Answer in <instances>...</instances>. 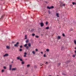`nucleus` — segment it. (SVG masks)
Returning <instances> with one entry per match:
<instances>
[{
	"mask_svg": "<svg viewBox=\"0 0 76 76\" xmlns=\"http://www.w3.org/2000/svg\"><path fill=\"white\" fill-rule=\"evenodd\" d=\"M28 46H27L26 47V49L27 50H29V47H31V43H29L28 44Z\"/></svg>",
	"mask_w": 76,
	"mask_h": 76,
	"instance_id": "f257e3e1",
	"label": "nucleus"
},
{
	"mask_svg": "<svg viewBox=\"0 0 76 76\" xmlns=\"http://www.w3.org/2000/svg\"><path fill=\"white\" fill-rule=\"evenodd\" d=\"M47 8L48 9H53V8H54V6H51L50 7L48 6L47 7Z\"/></svg>",
	"mask_w": 76,
	"mask_h": 76,
	"instance_id": "f03ea898",
	"label": "nucleus"
},
{
	"mask_svg": "<svg viewBox=\"0 0 76 76\" xmlns=\"http://www.w3.org/2000/svg\"><path fill=\"white\" fill-rule=\"evenodd\" d=\"M9 70H11L12 69V65H9Z\"/></svg>",
	"mask_w": 76,
	"mask_h": 76,
	"instance_id": "7ed1b4c3",
	"label": "nucleus"
},
{
	"mask_svg": "<svg viewBox=\"0 0 76 76\" xmlns=\"http://www.w3.org/2000/svg\"><path fill=\"white\" fill-rule=\"evenodd\" d=\"M18 44H19V42H17L16 44L14 45L15 47H18Z\"/></svg>",
	"mask_w": 76,
	"mask_h": 76,
	"instance_id": "20e7f679",
	"label": "nucleus"
},
{
	"mask_svg": "<svg viewBox=\"0 0 76 76\" xmlns=\"http://www.w3.org/2000/svg\"><path fill=\"white\" fill-rule=\"evenodd\" d=\"M40 26L41 27H42V26H44V23H40Z\"/></svg>",
	"mask_w": 76,
	"mask_h": 76,
	"instance_id": "39448f33",
	"label": "nucleus"
},
{
	"mask_svg": "<svg viewBox=\"0 0 76 76\" xmlns=\"http://www.w3.org/2000/svg\"><path fill=\"white\" fill-rule=\"evenodd\" d=\"M17 69V68H13L12 69V71H15Z\"/></svg>",
	"mask_w": 76,
	"mask_h": 76,
	"instance_id": "423d86ee",
	"label": "nucleus"
},
{
	"mask_svg": "<svg viewBox=\"0 0 76 76\" xmlns=\"http://www.w3.org/2000/svg\"><path fill=\"white\" fill-rule=\"evenodd\" d=\"M9 56V54H6L4 55V57H6V56Z\"/></svg>",
	"mask_w": 76,
	"mask_h": 76,
	"instance_id": "0eeeda50",
	"label": "nucleus"
},
{
	"mask_svg": "<svg viewBox=\"0 0 76 76\" xmlns=\"http://www.w3.org/2000/svg\"><path fill=\"white\" fill-rule=\"evenodd\" d=\"M25 38H24L25 39H27V35H25Z\"/></svg>",
	"mask_w": 76,
	"mask_h": 76,
	"instance_id": "6e6552de",
	"label": "nucleus"
},
{
	"mask_svg": "<svg viewBox=\"0 0 76 76\" xmlns=\"http://www.w3.org/2000/svg\"><path fill=\"white\" fill-rule=\"evenodd\" d=\"M59 14L58 13H56V16L58 17V18L59 17V16L58 15Z\"/></svg>",
	"mask_w": 76,
	"mask_h": 76,
	"instance_id": "1a4fd4ad",
	"label": "nucleus"
},
{
	"mask_svg": "<svg viewBox=\"0 0 76 76\" xmlns=\"http://www.w3.org/2000/svg\"><path fill=\"white\" fill-rule=\"evenodd\" d=\"M34 29H32L31 31V32H34Z\"/></svg>",
	"mask_w": 76,
	"mask_h": 76,
	"instance_id": "9d476101",
	"label": "nucleus"
},
{
	"mask_svg": "<svg viewBox=\"0 0 76 76\" xmlns=\"http://www.w3.org/2000/svg\"><path fill=\"white\" fill-rule=\"evenodd\" d=\"M57 37L58 38V39H61V37L60 36H58Z\"/></svg>",
	"mask_w": 76,
	"mask_h": 76,
	"instance_id": "9b49d317",
	"label": "nucleus"
},
{
	"mask_svg": "<svg viewBox=\"0 0 76 76\" xmlns=\"http://www.w3.org/2000/svg\"><path fill=\"white\" fill-rule=\"evenodd\" d=\"M17 60H20V56L17 57Z\"/></svg>",
	"mask_w": 76,
	"mask_h": 76,
	"instance_id": "f8f14e48",
	"label": "nucleus"
},
{
	"mask_svg": "<svg viewBox=\"0 0 76 76\" xmlns=\"http://www.w3.org/2000/svg\"><path fill=\"white\" fill-rule=\"evenodd\" d=\"M27 44H26L24 45V47H27Z\"/></svg>",
	"mask_w": 76,
	"mask_h": 76,
	"instance_id": "ddd939ff",
	"label": "nucleus"
},
{
	"mask_svg": "<svg viewBox=\"0 0 76 76\" xmlns=\"http://www.w3.org/2000/svg\"><path fill=\"white\" fill-rule=\"evenodd\" d=\"M28 42H29V40H28V39L26 40V43H28Z\"/></svg>",
	"mask_w": 76,
	"mask_h": 76,
	"instance_id": "4468645a",
	"label": "nucleus"
},
{
	"mask_svg": "<svg viewBox=\"0 0 76 76\" xmlns=\"http://www.w3.org/2000/svg\"><path fill=\"white\" fill-rule=\"evenodd\" d=\"M46 51L48 52L50 51V50H49V49H46Z\"/></svg>",
	"mask_w": 76,
	"mask_h": 76,
	"instance_id": "2eb2a0df",
	"label": "nucleus"
},
{
	"mask_svg": "<svg viewBox=\"0 0 76 76\" xmlns=\"http://www.w3.org/2000/svg\"><path fill=\"white\" fill-rule=\"evenodd\" d=\"M4 16H5L4 15H3V16L1 17V18H2H2H4Z\"/></svg>",
	"mask_w": 76,
	"mask_h": 76,
	"instance_id": "dca6fc26",
	"label": "nucleus"
},
{
	"mask_svg": "<svg viewBox=\"0 0 76 76\" xmlns=\"http://www.w3.org/2000/svg\"><path fill=\"white\" fill-rule=\"evenodd\" d=\"M6 47H7V49H10V48L9 47V46H7Z\"/></svg>",
	"mask_w": 76,
	"mask_h": 76,
	"instance_id": "f3484780",
	"label": "nucleus"
},
{
	"mask_svg": "<svg viewBox=\"0 0 76 76\" xmlns=\"http://www.w3.org/2000/svg\"><path fill=\"white\" fill-rule=\"evenodd\" d=\"M32 53H33V54H35V51H34L32 52Z\"/></svg>",
	"mask_w": 76,
	"mask_h": 76,
	"instance_id": "a211bd4d",
	"label": "nucleus"
},
{
	"mask_svg": "<svg viewBox=\"0 0 76 76\" xmlns=\"http://www.w3.org/2000/svg\"><path fill=\"white\" fill-rule=\"evenodd\" d=\"M27 67H30V65L29 64H28L27 65Z\"/></svg>",
	"mask_w": 76,
	"mask_h": 76,
	"instance_id": "6ab92c4d",
	"label": "nucleus"
},
{
	"mask_svg": "<svg viewBox=\"0 0 76 76\" xmlns=\"http://www.w3.org/2000/svg\"><path fill=\"white\" fill-rule=\"evenodd\" d=\"M32 35L33 37H34V36H35V34H32Z\"/></svg>",
	"mask_w": 76,
	"mask_h": 76,
	"instance_id": "aec40b11",
	"label": "nucleus"
},
{
	"mask_svg": "<svg viewBox=\"0 0 76 76\" xmlns=\"http://www.w3.org/2000/svg\"><path fill=\"white\" fill-rule=\"evenodd\" d=\"M46 29H49V27H47L45 28Z\"/></svg>",
	"mask_w": 76,
	"mask_h": 76,
	"instance_id": "412c9836",
	"label": "nucleus"
},
{
	"mask_svg": "<svg viewBox=\"0 0 76 76\" xmlns=\"http://www.w3.org/2000/svg\"><path fill=\"white\" fill-rule=\"evenodd\" d=\"M62 4H63V3H61L60 5V6L61 7L62 6Z\"/></svg>",
	"mask_w": 76,
	"mask_h": 76,
	"instance_id": "4be33fe9",
	"label": "nucleus"
},
{
	"mask_svg": "<svg viewBox=\"0 0 76 76\" xmlns=\"http://www.w3.org/2000/svg\"><path fill=\"white\" fill-rule=\"evenodd\" d=\"M74 44H75V45H76V40H74Z\"/></svg>",
	"mask_w": 76,
	"mask_h": 76,
	"instance_id": "5701e85b",
	"label": "nucleus"
},
{
	"mask_svg": "<svg viewBox=\"0 0 76 76\" xmlns=\"http://www.w3.org/2000/svg\"><path fill=\"white\" fill-rule=\"evenodd\" d=\"M48 12L49 14H51V12H50V11L49 10L48 11Z\"/></svg>",
	"mask_w": 76,
	"mask_h": 76,
	"instance_id": "b1692460",
	"label": "nucleus"
},
{
	"mask_svg": "<svg viewBox=\"0 0 76 76\" xmlns=\"http://www.w3.org/2000/svg\"><path fill=\"white\" fill-rule=\"evenodd\" d=\"M20 60L21 61H23V60H22V59L21 58L20 59Z\"/></svg>",
	"mask_w": 76,
	"mask_h": 76,
	"instance_id": "393cba45",
	"label": "nucleus"
},
{
	"mask_svg": "<svg viewBox=\"0 0 76 76\" xmlns=\"http://www.w3.org/2000/svg\"><path fill=\"white\" fill-rule=\"evenodd\" d=\"M21 64H24V62L22 61Z\"/></svg>",
	"mask_w": 76,
	"mask_h": 76,
	"instance_id": "a878e982",
	"label": "nucleus"
},
{
	"mask_svg": "<svg viewBox=\"0 0 76 76\" xmlns=\"http://www.w3.org/2000/svg\"><path fill=\"white\" fill-rule=\"evenodd\" d=\"M62 36H63V37H65V35L64 34H62Z\"/></svg>",
	"mask_w": 76,
	"mask_h": 76,
	"instance_id": "bb28decb",
	"label": "nucleus"
},
{
	"mask_svg": "<svg viewBox=\"0 0 76 76\" xmlns=\"http://www.w3.org/2000/svg\"><path fill=\"white\" fill-rule=\"evenodd\" d=\"M19 51H22V49H20Z\"/></svg>",
	"mask_w": 76,
	"mask_h": 76,
	"instance_id": "cd10ccee",
	"label": "nucleus"
},
{
	"mask_svg": "<svg viewBox=\"0 0 76 76\" xmlns=\"http://www.w3.org/2000/svg\"><path fill=\"white\" fill-rule=\"evenodd\" d=\"M3 68L4 69H6V66H4Z\"/></svg>",
	"mask_w": 76,
	"mask_h": 76,
	"instance_id": "c85d7f7f",
	"label": "nucleus"
},
{
	"mask_svg": "<svg viewBox=\"0 0 76 76\" xmlns=\"http://www.w3.org/2000/svg\"><path fill=\"white\" fill-rule=\"evenodd\" d=\"M36 37L37 38H39V36H36Z\"/></svg>",
	"mask_w": 76,
	"mask_h": 76,
	"instance_id": "c756f323",
	"label": "nucleus"
},
{
	"mask_svg": "<svg viewBox=\"0 0 76 76\" xmlns=\"http://www.w3.org/2000/svg\"><path fill=\"white\" fill-rule=\"evenodd\" d=\"M4 69H2L1 70L2 72H4Z\"/></svg>",
	"mask_w": 76,
	"mask_h": 76,
	"instance_id": "7c9ffc66",
	"label": "nucleus"
},
{
	"mask_svg": "<svg viewBox=\"0 0 76 76\" xmlns=\"http://www.w3.org/2000/svg\"><path fill=\"white\" fill-rule=\"evenodd\" d=\"M75 4V2H72V4L73 5H74V4Z\"/></svg>",
	"mask_w": 76,
	"mask_h": 76,
	"instance_id": "2f4dec72",
	"label": "nucleus"
},
{
	"mask_svg": "<svg viewBox=\"0 0 76 76\" xmlns=\"http://www.w3.org/2000/svg\"><path fill=\"white\" fill-rule=\"evenodd\" d=\"M62 75H66V74H65L64 73H62Z\"/></svg>",
	"mask_w": 76,
	"mask_h": 76,
	"instance_id": "473e14b6",
	"label": "nucleus"
},
{
	"mask_svg": "<svg viewBox=\"0 0 76 76\" xmlns=\"http://www.w3.org/2000/svg\"><path fill=\"white\" fill-rule=\"evenodd\" d=\"M44 57H46V55H45V54H44Z\"/></svg>",
	"mask_w": 76,
	"mask_h": 76,
	"instance_id": "72a5a7b5",
	"label": "nucleus"
},
{
	"mask_svg": "<svg viewBox=\"0 0 76 76\" xmlns=\"http://www.w3.org/2000/svg\"><path fill=\"white\" fill-rule=\"evenodd\" d=\"M72 57H75V55H73Z\"/></svg>",
	"mask_w": 76,
	"mask_h": 76,
	"instance_id": "f704fd0d",
	"label": "nucleus"
},
{
	"mask_svg": "<svg viewBox=\"0 0 76 76\" xmlns=\"http://www.w3.org/2000/svg\"><path fill=\"white\" fill-rule=\"evenodd\" d=\"M20 48H22V45L20 46Z\"/></svg>",
	"mask_w": 76,
	"mask_h": 76,
	"instance_id": "c9c22d12",
	"label": "nucleus"
},
{
	"mask_svg": "<svg viewBox=\"0 0 76 76\" xmlns=\"http://www.w3.org/2000/svg\"><path fill=\"white\" fill-rule=\"evenodd\" d=\"M47 24H48V22H46V25H47Z\"/></svg>",
	"mask_w": 76,
	"mask_h": 76,
	"instance_id": "e433bc0d",
	"label": "nucleus"
},
{
	"mask_svg": "<svg viewBox=\"0 0 76 76\" xmlns=\"http://www.w3.org/2000/svg\"><path fill=\"white\" fill-rule=\"evenodd\" d=\"M24 54H25V55H26V54H27V53L26 52L24 53Z\"/></svg>",
	"mask_w": 76,
	"mask_h": 76,
	"instance_id": "4c0bfd02",
	"label": "nucleus"
},
{
	"mask_svg": "<svg viewBox=\"0 0 76 76\" xmlns=\"http://www.w3.org/2000/svg\"><path fill=\"white\" fill-rule=\"evenodd\" d=\"M35 51H38V49H35Z\"/></svg>",
	"mask_w": 76,
	"mask_h": 76,
	"instance_id": "58836bf2",
	"label": "nucleus"
},
{
	"mask_svg": "<svg viewBox=\"0 0 76 76\" xmlns=\"http://www.w3.org/2000/svg\"><path fill=\"white\" fill-rule=\"evenodd\" d=\"M23 57H26V55H23Z\"/></svg>",
	"mask_w": 76,
	"mask_h": 76,
	"instance_id": "ea45409f",
	"label": "nucleus"
},
{
	"mask_svg": "<svg viewBox=\"0 0 76 76\" xmlns=\"http://www.w3.org/2000/svg\"><path fill=\"white\" fill-rule=\"evenodd\" d=\"M12 42V44H14V43H15V42Z\"/></svg>",
	"mask_w": 76,
	"mask_h": 76,
	"instance_id": "a19ab883",
	"label": "nucleus"
},
{
	"mask_svg": "<svg viewBox=\"0 0 76 76\" xmlns=\"http://www.w3.org/2000/svg\"><path fill=\"white\" fill-rule=\"evenodd\" d=\"M45 64H48V62H46V63H45Z\"/></svg>",
	"mask_w": 76,
	"mask_h": 76,
	"instance_id": "79ce46f5",
	"label": "nucleus"
},
{
	"mask_svg": "<svg viewBox=\"0 0 76 76\" xmlns=\"http://www.w3.org/2000/svg\"><path fill=\"white\" fill-rule=\"evenodd\" d=\"M41 54H43V52H41Z\"/></svg>",
	"mask_w": 76,
	"mask_h": 76,
	"instance_id": "37998d69",
	"label": "nucleus"
},
{
	"mask_svg": "<svg viewBox=\"0 0 76 76\" xmlns=\"http://www.w3.org/2000/svg\"><path fill=\"white\" fill-rule=\"evenodd\" d=\"M58 64H59V65H60V64H61L60 63H59Z\"/></svg>",
	"mask_w": 76,
	"mask_h": 76,
	"instance_id": "c03bdc74",
	"label": "nucleus"
},
{
	"mask_svg": "<svg viewBox=\"0 0 76 76\" xmlns=\"http://www.w3.org/2000/svg\"><path fill=\"white\" fill-rule=\"evenodd\" d=\"M63 6H65V4H63Z\"/></svg>",
	"mask_w": 76,
	"mask_h": 76,
	"instance_id": "a18cd8bd",
	"label": "nucleus"
},
{
	"mask_svg": "<svg viewBox=\"0 0 76 76\" xmlns=\"http://www.w3.org/2000/svg\"><path fill=\"white\" fill-rule=\"evenodd\" d=\"M63 48H61V50H63Z\"/></svg>",
	"mask_w": 76,
	"mask_h": 76,
	"instance_id": "49530a36",
	"label": "nucleus"
},
{
	"mask_svg": "<svg viewBox=\"0 0 76 76\" xmlns=\"http://www.w3.org/2000/svg\"><path fill=\"white\" fill-rule=\"evenodd\" d=\"M75 53H76V50H75Z\"/></svg>",
	"mask_w": 76,
	"mask_h": 76,
	"instance_id": "de8ad7c7",
	"label": "nucleus"
},
{
	"mask_svg": "<svg viewBox=\"0 0 76 76\" xmlns=\"http://www.w3.org/2000/svg\"><path fill=\"white\" fill-rule=\"evenodd\" d=\"M11 63H13V61L11 62Z\"/></svg>",
	"mask_w": 76,
	"mask_h": 76,
	"instance_id": "09e8293b",
	"label": "nucleus"
},
{
	"mask_svg": "<svg viewBox=\"0 0 76 76\" xmlns=\"http://www.w3.org/2000/svg\"><path fill=\"white\" fill-rule=\"evenodd\" d=\"M71 31H73V29H71Z\"/></svg>",
	"mask_w": 76,
	"mask_h": 76,
	"instance_id": "8fccbe9b",
	"label": "nucleus"
},
{
	"mask_svg": "<svg viewBox=\"0 0 76 76\" xmlns=\"http://www.w3.org/2000/svg\"><path fill=\"white\" fill-rule=\"evenodd\" d=\"M75 50H76V47L75 48Z\"/></svg>",
	"mask_w": 76,
	"mask_h": 76,
	"instance_id": "3c124183",
	"label": "nucleus"
},
{
	"mask_svg": "<svg viewBox=\"0 0 76 76\" xmlns=\"http://www.w3.org/2000/svg\"><path fill=\"white\" fill-rule=\"evenodd\" d=\"M75 4H76V2L75 3Z\"/></svg>",
	"mask_w": 76,
	"mask_h": 76,
	"instance_id": "603ef678",
	"label": "nucleus"
}]
</instances>
